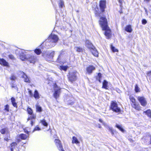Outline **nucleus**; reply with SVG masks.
Masks as SVG:
<instances>
[{"instance_id": "obj_31", "label": "nucleus", "mask_w": 151, "mask_h": 151, "mask_svg": "<svg viewBox=\"0 0 151 151\" xmlns=\"http://www.w3.org/2000/svg\"><path fill=\"white\" fill-rule=\"evenodd\" d=\"M20 137L22 139H25L28 137V136L24 134H21L19 135Z\"/></svg>"}, {"instance_id": "obj_19", "label": "nucleus", "mask_w": 151, "mask_h": 151, "mask_svg": "<svg viewBox=\"0 0 151 151\" xmlns=\"http://www.w3.org/2000/svg\"><path fill=\"white\" fill-rule=\"evenodd\" d=\"M36 117V116L34 114H32L30 116V117H29V118L27 119V120H31V126H32L33 124H34V122L33 121V120H32V119H34Z\"/></svg>"}, {"instance_id": "obj_48", "label": "nucleus", "mask_w": 151, "mask_h": 151, "mask_svg": "<svg viewBox=\"0 0 151 151\" xmlns=\"http://www.w3.org/2000/svg\"><path fill=\"white\" fill-rule=\"evenodd\" d=\"M40 130V128L39 127L37 126L35 128L34 131L39 130Z\"/></svg>"}, {"instance_id": "obj_57", "label": "nucleus", "mask_w": 151, "mask_h": 151, "mask_svg": "<svg viewBox=\"0 0 151 151\" xmlns=\"http://www.w3.org/2000/svg\"><path fill=\"white\" fill-rule=\"evenodd\" d=\"M14 148L12 147V148L11 149V151H13Z\"/></svg>"}, {"instance_id": "obj_53", "label": "nucleus", "mask_w": 151, "mask_h": 151, "mask_svg": "<svg viewBox=\"0 0 151 151\" xmlns=\"http://www.w3.org/2000/svg\"><path fill=\"white\" fill-rule=\"evenodd\" d=\"M73 104V102H69L68 103V104H70V105H72V104Z\"/></svg>"}, {"instance_id": "obj_28", "label": "nucleus", "mask_w": 151, "mask_h": 151, "mask_svg": "<svg viewBox=\"0 0 151 151\" xmlns=\"http://www.w3.org/2000/svg\"><path fill=\"white\" fill-rule=\"evenodd\" d=\"M125 30L129 32H131L132 31L131 26L130 25L127 26L125 28Z\"/></svg>"}, {"instance_id": "obj_25", "label": "nucleus", "mask_w": 151, "mask_h": 151, "mask_svg": "<svg viewBox=\"0 0 151 151\" xmlns=\"http://www.w3.org/2000/svg\"><path fill=\"white\" fill-rule=\"evenodd\" d=\"M72 143L78 144L79 143V142L77 138L75 137H73L72 138Z\"/></svg>"}, {"instance_id": "obj_11", "label": "nucleus", "mask_w": 151, "mask_h": 151, "mask_svg": "<svg viewBox=\"0 0 151 151\" xmlns=\"http://www.w3.org/2000/svg\"><path fill=\"white\" fill-rule=\"evenodd\" d=\"M48 38L51 40L52 41L54 42L55 45H56L59 40V38L57 35L52 34Z\"/></svg>"}, {"instance_id": "obj_61", "label": "nucleus", "mask_w": 151, "mask_h": 151, "mask_svg": "<svg viewBox=\"0 0 151 151\" xmlns=\"http://www.w3.org/2000/svg\"><path fill=\"white\" fill-rule=\"evenodd\" d=\"M99 81L100 82H101V81H100V80H99Z\"/></svg>"}, {"instance_id": "obj_47", "label": "nucleus", "mask_w": 151, "mask_h": 151, "mask_svg": "<svg viewBox=\"0 0 151 151\" xmlns=\"http://www.w3.org/2000/svg\"><path fill=\"white\" fill-rule=\"evenodd\" d=\"M147 76H150L151 75V71L147 72Z\"/></svg>"}, {"instance_id": "obj_43", "label": "nucleus", "mask_w": 151, "mask_h": 151, "mask_svg": "<svg viewBox=\"0 0 151 151\" xmlns=\"http://www.w3.org/2000/svg\"><path fill=\"white\" fill-rule=\"evenodd\" d=\"M9 106L8 105H6L5 106V110H6L7 112L9 111Z\"/></svg>"}, {"instance_id": "obj_1", "label": "nucleus", "mask_w": 151, "mask_h": 151, "mask_svg": "<svg viewBox=\"0 0 151 151\" xmlns=\"http://www.w3.org/2000/svg\"><path fill=\"white\" fill-rule=\"evenodd\" d=\"M100 24L103 30H105V35L109 38L111 35V31L108 27L107 19L105 17H101L100 20Z\"/></svg>"}, {"instance_id": "obj_20", "label": "nucleus", "mask_w": 151, "mask_h": 151, "mask_svg": "<svg viewBox=\"0 0 151 151\" xmlns=\"http://www.w3.org/2000/svg\"><path fill=\"white\" fill-rule=\"evenodd\" d=\"M0 64L4 66H8L9 64L4 59L0 58Z\"/></svg>"}, {"instance_id": "obj_7", "label": "nucleus", "mask_w": 151, "mask_h": 151, "mask_svg": "<svg viewBox=\"0 0 151 151\" xmlns=\"http://www.w3.org/2000/svg\"><path fill=\"white\" fill-rule=\"evenodd\" d=\"M18 74L21 77L24 78V81L25 82L30 83V80L29 78L23 72L20 71Z\"/></svg>"}, {"instance_id": "obj_23", "label": "nucleus", "mask_w": 151, "mask_h": 151, "mask_svg": "<svg viewBox=\"0 0 151 151\" xmlns=\"http://www.w3.org/2000/svg\"><path fill=\"white\" fill-rule=\"evenodd\" d=\"M108 82L106 80H104L103 83L102 88L105 89H107Z\"/></svg>"}, {"instance_id": "obj_3", "label": "nucleus", "mask_w": 151, "mask_h": 151, "mask_svg": "<svg viewBox=\"0 0 151 151\" xmlns=\"http://www.w3.org/2000/svg\"><path fill=\"white\" fill-rule=\"evenodd\" d=\"M54 93L53 94V96L55 99H57L59 96L60 93V88L58 87L56 83L54 84Z\"/></svg>"}, {"instance_id": "obj_10", "label": "nucleus", "mask_w": 151, "mask_h": 151, "mask_svg": "<svg viewBox=\"0 0 151 151\" xmlns=\"http://www.w3.org/2000/svg\"><path fill=\"white\" fill-rule=\"evenodd\" d=\"M25 52L24 50H20L19 51V58L22 60H27V58L28 55H25Z\"/></svg>"}, {"instance_id": "obj_35", "label": "nucleus", "mask_w": 151, "mask_h": 151, "mask_svg": "<svg viewBox=\"0 0 151 151\" xmlns=\"http://www.w3.org/2000/svg\"><path fill=\"white\" fill-rule=\"evenodd\" d=\"M27 111L28 113L30 115H31L32 114L33 111H32V109L31 108H30L29 107H28L27 108Z\"/></svg>"}, {"instance_id": "obj_27", "label": "nucleus", "mask_w": 151, "mask_h": 151, "mask_svg": "<svg viewBox=\"0 0 151 151\" xmlns=\"http://www.w3.org/2000/svg\"><path fill=\"white\" fill-rule=\"evenodd\" d=\"M58 5L60 8H63L64 6V3L63 1L62 0H60L58 2Z\"/></svg>"}, {"instance_id": "obj_51", "label": "nucleus", "mask_w": 151, "mask_h": 151, "mask_svg": "<svg viewBox=\"0 0 151 151\" xmlns=\"http://www.w3.org/2000/svg\"><path fill=\"white\" fill-rule=\"evenodd\" d=\"M109 130L111 132V133L112 134H113V130L111 128L109 127Z\"/></svg>"}, {"instance_id": "obj_4", "label": "nucleus", "mask_w": 151, "mask_h": 151, "mask_svg": "<svg viewBox=\"0 0 151 151\" xmlns=\"http://www.w3.org/2000/svg\"><path fill=\"white\" fill-rule=\"evenodd\" d=\"M111 109L116 112H119L121 111L120 109L118 106L117 103L114 101H112L111 104Z\"/></svg>"}, {"instance_id": "obj_55", "label": "nucleus", "mask_w": 151, "mask_h": 151, "mask_svg": "<svg viewBox=\"0 0 151 151\" xmlns=\"http://www.w3.org/2000/svg\"><path fill=\"white\" fill-rule=\"evenodd\" d=\"M101 74L100 73H99L98 74V76H99V77L101 76Z\"/></svg>"}, {"instance_id": "obj_5", "label": "nucleus", "mask_w": 151, "mask_h": 151, "mask_svg": "<svg viewBox=\"0 0 151 151\" xmlns=\"http://www.w3.org/2000/svg\"><path fill=\"white\" fill-rule=\"evenodd\" d=\"M45 42L46 47L47 49L51 48L56 45L51 40L48 38L45 40Z\"/></svg>"}, {"instance_id": "obj_29", "label": "nucleus", "mask_w": 151, "mask_h": 151, "mask_svg": "<svg viewBox=\"0 0 151 151\" xmlns=\"http://www.w3.org/2000/svg\"><path fill=\"white\" fill-rule=\"evenodd\" d=\"M129 99H130V101L131 102V105H132V104H134L136 103L135 99L134 98V97L132 96H130V97H129Z\"/></svg>"}, {"instance_id": "obj_41", "label": "nucleus", "mask_w": 151, "mask_h": 151, "mask_svg": "<svg viewBox=\"0 0 151 151\" xmlns=\"http://www.w3.org/2000/svg\"><path fill=\"white\" fill-rule=\"evenodd\" d=\"M17 144L16 142H13L11 144V147L12 148H15V147L17 146Z\"/></svg>"}, {"instance_id": "obj_59", "label": "nucleus", "mask_w": 151, "mask_h": 151, "mask_svg": "<svg viewBox=\"0 0 151 151\" xmlns=\"http://www.w3.org/2000/svg\"><path fill=\"white\" fill-rule=\"evenodd\" d=\"M26 133L27 134H28L29 133V132L28 131H27V132H26Z\"/></svg>"}, {"instance_id": "obj_9", "label": "nucleus", "mask_w": 151, "mask_h": 151, "mask_svg": "<svg viewBox=\"0 0 151 151\" xmlns=\"http://www.w3.org/2000/svg\"><path fill=\"white\" fill-rule=\"evenodd\" d=\"M26 60L29 61L30 63H34L37 60V59L36 56L28 55Z\"/></svg>"}, {"instance_id": "obj_39", "label": "nucleus", "mask_w": 151, "mask_h": 151, "mask_svg": "<svg viewBox=\"0 0 151 151\" xmlns=\"http://www.w3.org/2000/svg\"><path fill=\"white\" fill-rule=\"evenodd\" d=\"M111 48L112 51L114 52L118 51V50L117 49H115L112 45H111Z\"/></svg>"}, {"instance_id": "obj_34", "label": "nucleus", "mask_w": 151, "mask_h": 151, "mask_svg": "<svg viewBox=\"0 0 151 151\" xmlns=\"http://www.w3.org/2000/svg\"><path fill=\"white\" fill-rule=\"evenodd\" d=\"M116 128H118L121 132H123L124 131V129L122 128V126L121 125L116 124Z\"/></svg>"}, {"instance_id": "obj_45", "label": "nucleus", "mask_w": 151, "mask_h": 151, "mask_svg": "<svg viewBox=\"0 0 151 151\" xmlns=\"http://www.w3.org/2000/svg\"><path fill=\"white\" fill-rule=\"evenodd\" d=\"M147 23V20L145 19H143L142 20V23L143 24H145Z\"/></svg>"}, {"instance_id": "obj_17", "label": "nucleus", "mask_w": 151, "mask_h": 151, "mask_svg": "<svg viewBox=\"0 0 151 151\" xmlns=\"http://www.w3.org/2000/svg\"><path fill=\"white\" fill-rule=\"evenodd\" d=\"M131 106L133 108L137 110L140 111L141 110V107L139 104L136 103L134 104H132Z\"/></svg>"}, {"instance_id": "obj_26", "label": "nucleus", "mask_w": 151, "mask_h": 151, "mask_svg": "<svg viewBox=\"0 0 151 151\" xmlns=\"http://www.w3.org/2000/svg\"><path fill=\"white\" fill-rule=\"evenodd\" d=\"M68 68V67L67 65H61L60 66L59 68L61 70H63L66 71Z\"/></svg>"}, {"instance_id": "obj_46", "label": "nucleus", "mask_w": 151, "mask_h": 151, "mask_svg": "<svg viewBox=\"0 0 151 151\" xmlns=\"http://www.w3.org/2000/svg\"><path fill=\"white\" fill-rule=\"evenodd\" d=\"M9 58H10L11 59H14V56L12 55H9Z\"/></svg>"}, {"instance_id": "obj_15", "label": "nucleus", "mask_w": 151, "mask_h": 151, "mask_svg": "<svg viewBox=\"0 0 151 151\" xmlns=\"http://www.w3.org/2000/svg\"><path fill=\"white\" fill-rule=\"evenodd\" d=\"M95 69V67L93 65H89L86 68V70L87 73L89 74H91L94 70Z\"/></svg>"}, {"instance_id": "obj_16", "label": "nucleus", "mask_w": 151, "mask_h": 151, "mask_svg": "<svg viewBox=\"0 0 151 151\" xmlns=\"http://www.w3.org/2000/svg\"><path fill=\"white\" fill-rule=\"evenodd\" d=\"M86 46L89 50L93 48L94 46L92 43L88 40H86L85 42Z\"/></svg>"}, {"instance_id": "obj_37", "label": "nucleus", "mask_w": 151, "mask_h": 151, "mask_svg": "<svg viewBox=\"0 0 151 151\" xmlns=\"http://www.w3.org/2000/svg\"><path fill=\"white\" fill-rule=\"evenodd\" d=\"M75 49L78 52H81L82 51H83V49L82 48L78 47H76L75 48Z\"/></svg>"}, {"instance_id": "obj_12", "label": "nucleus", "mask_w": 151, "mask_h": 151, "mask_svg": "<svg viewBox=\"0 0 151 151\" xmlns=\"http://www.w3.org/2000/svg\"><path fill=\"white\" fill-rule=\"evenodd\" d=\"M55 145L58 147V149L60 151H64L63 150L60 141L58 139H56L55 140Z\"/></svg>"}, {"instance_id": "obj_52", "label": "nucleus", "mask_w": 151, "mask_h": 151, "mask_svg": "<svg viewBox=\"0 0 151 151\" xmlns=\"http://www.w3.org/2000/svg\"><path fill=\"white\" fill-rule=\"evenodd\" d=\"M12 88H16L17 87L16 86H14V85L12 84Z\"/></svg>"}, {"instance_id": "obj_50", "label": "nucleus", "mask_w": 151, "mask_h": 151, "mask_svg": "<svg viewBox=\"0 0 151 151\" xmlns=\"http://www.w3.org/2000/svg\"><path fill=\"white\" fill-rule=\"evenodd\" d=\"M4 139L5 141H8L9 139L8 137H5L4 138Z\"/></svg>"}, {"instance_id": "obj_14", "label": "nucleus", "mask_w": 151, "mask_h": 151, "mask_svg": "<svg viewBox=\"0 0 151 151\" xmlns=\"http://www.w3.org/2000/svg\"><path fill=\"white\" fill-rule=\"evenodd\" d=\"M54 54L55 52L54 51H53L51 52L50 54L42 53V55L44 57H47V58H49L50 59L49 60L50 61L52 60Z\"/></svg>"}, {"instance_id": "obj_32", "label": "nucleus", "mask_w": 151, "mask_h": 151, "mask_svg": "<svg viewBox=\"0 0 151 151\" xmlns=\"http://www.w3.org/2000/svg\"><path fill=\"white\" fill-rule=\"evenodd\" d=\"M40 122L45 127H47L48 126L47 123L46 122V121L44 119L41 120L40 121Z\"/></svg>"}, {"instance_id": "obj_56", "label": "nucleus", "mask_w": 151, "mask_h": 151, "mask_svg": "<svg viewBox=\"0 0 151 151\" xmlns=\"http://www.w3.org/2000/svg\"><path fill=\"white\" fill-rule=\"evenodd\" d=\"M144 1H146L147 2H149L150 0H144Z\"/></svg>"}, {"instance_id": "obj_21", "label": "nucleus", "mask_w": 151, "mask_h": 151, "mask_svg": "<svg viewBox=\"0 0 151 151\" xmlns=\"http://www.w3.org/2000/svg\"><path fill=\"white\" fill-rule=\"evenodd\" d=\"M0 132L2 134H7L9 133L8 129L7 128H4L1 129Z\"/></svg>"}, {"instance_id": "obj_54", "label": "nucleus", "mask_w": 151, "mask_h": 151, "mask_svg": "<svg viewBox=\"0 0 151 151\" xmlns=\"http://www.w3.org/2000/svg\"><path fill=\"white\" fill-rule=\"evenodd\" d=\"M120 4H122V0H118Z\"/></svg>"}, {"instance_id": "obj_24", "label": "nucleus", "mask_w": 151, "mask_h": 151, "mask_svg": "<svg viewBox=\"0 0 151 151\" xmlns=\"http://www.w3.org/2000/svg\"><path fill=\"white\" fill-rule=\"evenodd\" d=\"M143 113H145L148 117L150 118L151 117V111L150 109H148L146 111H144Z\"/></svg>"}, {"instance_id": "obj_30", "label": "nucleus", "mask_w": 151, "mask_h": 151, "mask_svg": "<svg viewBox=\"0 0 151 151\" xmlns=\"http://www.w3.org/2000/svg\"><path fill=\"white\" fill-rule=\"evenodd\" d=\"M11 102L13 106L17 107V104L15 102V100L14 97H12L11 99Z\"/></svg>"}, {"instance_id": "obj_33", "label": "nucleus", "mask_w": 151, "mask_h": 151, "mask_svg": "<svg viewBox=\"0 0 151 151\" xmlns=\"http://www.w3.org/2000/svg\"><path fill=\"white\" fill-rule=\"evenodd\" d=\"M36 109L37 112H41L42 111V107L38 105H36Z\"/></svg>"}, {"instance_id": "obj_49", "label": "nucleus", "mask_w": 151, "mask_h": 151, "mask_svg": "<svg viewBox=\"0 0 151 151\" xmlns=\"http://www.w3.org/2000/svg\"><path fill=\"white\" fill-rule=\"evenodd\" d=\"M144 9L145 10V13H146V14L147 15H148V13L147 11V9L145 7H144Z\"/></svg>"}, {"instance_id": "obj_18", "label": "nucleus", "mask_w": 151, "mask_h": 151, "mask_svg": "<svg viewBox=\"0 0 151 151\" xmlns=\"http://www.w3.org/2000/svg\"><path fill=\"white\" fill-rule=\"evenodd\" d=\"M90 50L91 51L92 54L95 56L97 57L98 56V53L96 50L94 46L93 48L90 49Z\"/></svg>"}, {"instance_id": "obj_42", "label": "nucleus", "mask_w": 151, "mask_h": 151, "mask_svg": "<svg viewBox=\"0 0 151 151\" xmlns=\"http://www.w3.org/2000/svg\"><path fill=\"white\" fill-rule=\"evenodd\" d=\"M28 93L29 95V96L30 97H32L33 96V94L32 93V91L29 89H28Z\"/></svg>"}, {"instance_id": "obj_22", "label": "nucleus", "mask_w": 151, "mask_h": 151, "mask_svg": "<svg viewBox=\"0 0 151 151\" xmlns=\"http://www.w3.org/2000/svg\"><path fill=\"white\" fill-rule=\"evenodd\" d=\"M33 96L36 99H38L40 98V97L39 96V94L37 90H36L35 91L34 93Z\"/></svg>"}, {"instance_id": "obj_38", "label": "nucleus", "mask_w": 151, "mask_h": 151, "mask_svg": "<svg viewBox=\"0 0 151 151\" xmlns=\"http://www.w3.org/2000/svg\"><path fill=\"white\" fill-rule=\"evenodd\" d=\"M35 52L38 55H40L41 52L40 50L39 49H35Z\"/></svg>"}, {"instance_id": "obj_58", "label": "nucleus", "mask_w": 151, "mask_h": 151, "mask_svg": "<svg viewBox=\"0 0 151 151\" xmlns=\"http://www.w3.org/2000/svg\"><path fill=\"white\" fill-rule=\"evenodd\" d=\"M99 127L100 128H101V126L100 124H99Z\"/></svg>"}, {"instance_id": "obj_60", "label": "nucleus", "mask_w": 151, "mask_h": 151, "mask_svg": "<svg viewBox=\"0 0 151 151\" xmlns=\"http://www.w3.org/2000/svg\"><path fill=\"white\" fill-rule=\"evenodd\" d=\"M150 143H151V141H150Z\"/></svg>"}, {"instance_id": "obj_44", "label": "nucleus", "mask_w": 151, "mask_h": 151, "mask_svg": "<svg viewBox=\"0 0 151 151\" xmlns=\"http://www.w3.org/2000/svg\"><path fill=\"white\" fill-rule=\"evenodd\" d=\"M99 121L102 123L106 127L107 126V124L104 123V122L103 121L102 119H99Z\"/></svg>"}, {"instance_id": "obj_40", "label": "nucleus", "mask_w": 151, "mask_h": 151, "mask_svg": "<svg viewBox=\"0 0 151 151\" xmlns=\"http://www.w3.org/2000/svg\"><path fill=\"white\" fill-rule=\"evenodd\" d=\"M17 79L15 76L12 75L10 78V79L12 81H15Z\"/></svg>"}, {"instance_id": "obj_2", "label": "nucleus", "mask_w": 151, "mask_h": 151, "mask_svg": "<svg viewBox=\"0 0 151 151\" xmlns=\"http://www.w3.org/2000/svg\"><path fill=\"white\" fill-rule=\"evenodd\" d=\"M78 74V73L75 70L70 72L68 76L69 80L71 82L75 81L77 79Z\"/></svg>"}, {"instance_id": "obj_13", "label": "nucleus", "mask_w": 151, "mask_h": 151, "mask_svg": "<svg viewBox=\"0 0 151 151\" xmlns=\"http://www.w3.org/2000/svg\"><path fill=\"white\" fill-rule=\"evenodd\" d=\"M106 1H105L101 0L100 2V7L101 9V11L102 12L104 11V9L106 8Z\"/></svg>"}, {"instance_id": "obj_36", "label": "nucleus", "mask_w": 151, "mask_h": 151, "mask_svg": "<svg viewBox=\"0 0 151 151\" xmlns=\"http://www.w3.org/2000/svg\"><path fill=\"white\" fill-rule=\"evenodd\" d=\"M135 91L136 92H139L140 91V88L137 84L135 85Z\"/></svg>"}, {"instance_id": "obj_6", "label": "nucleus", "mask_w": 151, "mask_h": 151, "mask_svg": "<svg viewBox=\"0 0 151 151\" xmlns=\"http://www.w3.org/2000/svg\"><path fill=\"white\" fill-rule=\"evenodd\" d=\"M66 56L65 53L64 51H62L60 53L59 55L58 56L57 59L56 60L57 62L59 63H63L64 62L63 61L65 60V56Z\"/></svg>"}, {"instance_id": "obj_8", "label": "nucleus", "mask_w": 151, "mask_h": 151, "mask_svg": "<svg viewBox=\"0 0 151 151\" xmlns=\"http://www.w3.org/2000/svg\"><path fill=\"white\" fill-rule=\"evenodd\" d=\"M137 99L141 106L145 107L147 105V101L145 98L143 96H138Z\"/></svg>"}]
</instances>
